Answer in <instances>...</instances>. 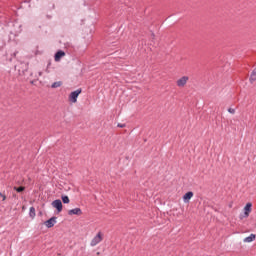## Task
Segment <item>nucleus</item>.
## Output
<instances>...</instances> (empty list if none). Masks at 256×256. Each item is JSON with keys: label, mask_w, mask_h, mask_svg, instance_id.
Masks as SVG:
<instances>
[{"label": "nucleus", "mask_w": 256, "mask_h": 256, "mask_svg": "<svg viewBox=\"0 0 256 256\" xmlns=\"http://www.w3.org/2000/svg\"><path fill=\"white\" fill-rule=\"evenodd\" d=\"M104 234L99 231L91 240L90 245L91 247H96V245H99L101 241H103Z\"/></svg>", "instance_id": "1"}, {"label": "nucleus", "mask_w": 256, "mask_h": 256, "mask_svg": "<svg viewBox=\"0 0 256 256\" xmlns=\"http://www.w3.org/2000/svg\"><path fill=\"white\" fill-rule=\"evenodd\" d=\"M189 81V76H182L176 81L177 87H185Z\"/></svg>", "instance_id": "2"}, {"label": "nucleus", "mask_w": 256, "mask_h": 256, "mask_svg": "<svg viewBox=\"0 0 256 256\" xmlns=\"http://www.w3.org/2000/svg\"><path fill=\"white\" fill-rule=\"evenodd\" d=\"M79 95H81V89L71 92L69 95V101H71V103H75L77 101V97H79Z\"/></svg>", "instance_id": "3"}, {"label": "nucleus", "mask_w": 256, "mask_h": 256, "mask_svg": "<svg viewBox=\"0 0 256 256\" xmlns=\"http://www.w3.org/2000/svg\"><path fill=\"white\" fill-rule=\"evenodd\" d=\"M251 207H253V204H251L250 202L247 203L244 207V215L240 217V219H247V217H249V215L251 214Z\"/></svg>", "instance_id": "4"}, {"label": "nucleus", "mask_w": 256, "mask_h": 256, "mask_svg": "<svg viewBox=\"0 0 256 256\" xmlns=\"http://www.w3.org/2000/svg\"><path fill=\"white\" fill-rule=\"evenodd\" d=\"M52 207H54V209H57L58 213H61L63 211V202H61V200H54L52 202Z\"/></svg>", "instance_id": "5"}, {"label": "nucleus", "mask_w": 256, "mask_h": 256, "mask_svg": "<svg viewBox=\"0 0 256 256\" xmlns=\"http://www.w3.org/2000/svg\"><path fill=\"white\" fill-rule=\"evenodd\" d=\"M56 223H57V217H52L49 220L45 221L44 225H46L48 229H51V227H55Z\"/></svg>", "instance_id": "6"}, {"label": "nucleus", "mask_w": 256, "mask_h": 256, "mask_svg": "<svg viewBox=\"0 0 256 256\" xmlns=\"http://www.w3.org/2000/svg\"><path fill=\"white\" fill-rule=\"evenodd\" d=\"M193 192L189 191L187 192L184 196H183V201L184 203H189L191 201V199H193Z\"/></svg>", "instance_id": "7"}, {"label": "nucleus", "mask_w": 256, "mask_h": 256, "mask_svg": "<svg viewBox=\"0 0 256 256\" xmlns=\"http://www.w3.org/2000/svg\"><path fill=\"white\" fill-rule=\"evenodd\" d=\"M68 215H83L81 208H74L68 211Z\"/></svg>", "instance_id": "8"}, {"label": "nucleus", "mask_w": 256, "mask_h": 256, "mask_svg": "<svg viewBox=\"0 0 256 256\" xmlns=\"http://www.w3.org/2000/svg\"><path fill=\"white\" fill-rule=\"evenodd\" d=\"M65 57V52L63 50H59L56 54H55V57H54V60L56 62H59L61 61V58Z\"/></svg>", "instance_id": "9"}, {"label": "nucleus", "mask_w": 256, "mask_h": 256, "mask_svg": "<svg viewBox=\"0 0 256 256\" xmlns=\"http://www.w3.org/2000/svg\"><path fill=\"white\" fill-rule=\"evenodd\" d=\"M256 239L255 234H250L248 237L244 238V243H253V241Z\"/></svg>", "instance_id": "10"}, {"label": "nucleus", "mask_w": 256, "mask_h": 256, "mask_svg": "<svg viewBox=\"0 0 256 256\" xmlns=\"http://www.w3.org/2000/svg\"><path fill=\"white\" fill-rule=\"evenodd\" d=\"M61 85H63V82L58 81V82H54V83L51 85V87H52V89H57V88L61 87Z\"/></svg>", "instance_id": "11"}, {"label": "nucleus", "mask_w": 256, "mask_h": 256, "mask_svg": "<svg viewBox=\"0 0 256 256\" xmlns=\"http://www.w3.org/2000/svg\"><path fill=\"white\" fill-rule=\"evenodd\" d=\"M29 215L31 219H35L36 213H35V207H30Z\"/></svg>", "instance_id": "12"}, {"label": "nucleus", "mask_w": 256, "mask_h": 256, "mask_svg": "<svg viewBox=\"0 0 256 256\" xmlns=\"http://www.w3.org/2000/svg\"><path fill=\"white\" fill-rule=\"evenodd\" d=\"M14 191H17V193H23L25 191V187L20 186V187H14Z\"/></svg>", "instance_id": "13"}, {"label": "nucleus", "mask_w": 256, "mask_h": 256, "mask_svg": "<svg viewBox=\"0 0 256 256\" xmlns=\"http://www.w3.org/2000/svg\"><path fill=\"white\" fill-rule=\"evenodd\" d=\"M255 81H256V74H254V73L252 72V74H251V76H250V83H255Z\"/></svg>", "instance_id": "14"}, {"label": "nucleus", "mask_w": 256, "mask_h": 256, "mask_svg": "<svg viewBox=\"0 0 256 256\" xmlns=\"http://www.w3.org/2000/svg\"><path fill=\"white\" fill-rule=\"evenodd\" d=\"M0 197L2 201H7V194H5V192H0Z\"/></svg>", "instance_id": "15"}, {"label": "nucleus", "mask_w": 256, "mask_h": 256, "mask_svg": "<svg viewBox=\"0 0 256 256\" xmlns=\"http://www.w3.org/2000/svg\"><path fill=\"white\" fill-rule=\"evenodd\" d=\"M62 201L63 203H69L70 202L69 196H62Z\"/></svg>", "instance_id": "16"}, {"label": "nucleus", "mask_w": 256, "mask_h": 256, "mask_svg": "<svg viewBox=\"0 0 256 256\" xmlns=\"http://www.w3.org/2000/svg\"><path fill=\"white\" fill-rule=\"evenodd\" d=\"M228 113H231V115H235V109L229 108Z\"/></svg>", "instance_id": "17"}, {"label": "nucleus", "mask_w": 256, "mask_h": 256, "mask_svg": "<svg viewBox=\"0 0 256 256\" xmlns=\"http://www.w3.org/2000/svg\"><path fill=\"white\" fill-rule=\"evenodd\" d=\"M43 75V72H39V77H41Z\"/></svg>", "instance_id": "18"}, {"label": "nucleus", "mask_w": 256, "mask_h": 256, "mask_svg": "<svg viewBox=\"0 0 256 256\" xmlns=\"http://www.w3.org/2000/svg\"><path fill=\"white\" fill-rule=\"evenodd\" d=\"M118 127H123V125H118Z\"/></svg>", "instance_id": "19"}]
</instances>
